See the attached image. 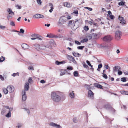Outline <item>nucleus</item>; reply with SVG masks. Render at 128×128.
Masks as SVG:
<instances>
[{"label": "nucleus", "instance_id": "a19ab883", "mask_svg": "<svg viewBox=\"0 0 128 128\" xmlns=\"http://www.w3.org/2000/svg\"><path fill=\"white\" fill-rule=\"evenodd\" d=\"M64 71H66V70H63L62 71H61V73L60 74V76H62V75H64L65 74V73L64 72Z\"/></svg>", "mask_w": 128, "mask_h": 128}, {"label": "nucleus", "instance_id": "58836bf2", "mask_svg": "<svg viewBox=\"0 0 128 128\" xmlns=\"http://www.w3.org/2000/svg\"><path fill=\"white\" fill-rule=\"evenodd\" d=\"M76 14V16H77L78 15V10H74L73 13H72V14Z\"/></svg>", "mask_w": 128, "mask_h": 128}, {"label": "nucleus", "instance_id": "5701e85b", "mask_svg": "<svg viewBox=\"0 0 128 128\" xmlns=\"http://www.w3.org/2000/svg\"><path fill=\"white\" fill-rule=\"evenodd\" d=\"M72 54L75 57H79L81 56V54L78 53H76L75 52H73Z\"/></svg>", "mask_w": 128, "mask_h": 128}, {"label": "nucleus", "instance_id": "c9c22d12", "mask_svg": "<svg viewBox=\"0 0 128 128\" xmlns=\"http://www.w3.org/2000/svg\"><path fill=\"white\" fill-rule=\"evenodd\" d=\"M46 48V46L44 45H42L40 46V49L41 50H43L45 49Z\"/></svg>", "mask_w": 128, "mask_h": 128}, {"label": "nucleus", "instance_id": "f704fd0d", "mask_svg": "<svg viewBox=\"0 0 128 128\" xmlns=\"http://www.w3.org/2000/svg\"><path fill=\"white\" fill-rule=\"evenodd\" d=\"M31 39V40H36V39H38V40H42V39L41 38H39L38 37H37V36L36 37H34V38H32Z\"/></svg>", "mask_w": 128, "mask_h": 128}, {"label": "nucleus", "instance_id": "412c9836", "mask_svg": "<svg viewBox=\"0 0 128 128\" xmlns=\"http://www.w3.org/2000/svg\"><path fill=\"white\" fill-rule=\"evenodd\" d=\"M74 92H70L69 93V96L71 98H73L74 97Z\"/></svg>", "mask_w": 128, "mask_h": 128}, {"label": "nucleus", "instance_id": "4468645a", "mask_svg": "<svg viewBox=\"0 0 128 128\" xmlns=\"http://www.w3.org/2000/svg\"><path fill=\"white\" fill-rule=\"evenodd\" d=\"M22 100L24 101H25L26 99V92L24 91H23L22 93Z\"/></svg>", "mask_w": 128, "mask_h": 128}, {"label": "nucleus", "instance_id": "052dcab7", "mask_svg": "<svg viewBox=\"0 0 128 128\" xmlns=\"http://www.w3.org/2000/svg\"><path fill=\"white\" fill-rule=\"evenodd\" d=\"M110 110L113 112H114L115 111V109L112 106L111 107H110Z\"/></svg>", "mask_w": 128, "mask_h": 128}, {"label": "nucleus", "instance_id": "69168bd1", "mask_svg": "<svg viewBox=\"0 0 128 128\" xmlns=\"http://www.w3.org/2000/svg\"><path fill=\"white\" fill-rule=\"evenodd\" d=\"M49 6H50V8H53V5L51 3H49Z\"/></svg>", "mask_w": 128, "mask_h": 128}, {"label": "nucleus", "instance_id": "774afa93", "mask_svg": "<svg viewBox=\"0 0 128 128\" xmlns=\"http://www.w3.org/2000/svg\"><path fill=\"white\" fill-rule=\"evenodd\" d=\"M6 27L4 26H2L0 24V28L2 29H4Z\"/></svg>", "mask_w": 128, "mask_h": 128}, {"label": "nucleus", "instance_id": "39448f33", "mask_svg": "<svg viewBox=\"0 0 128 128\" xmlns=\"http://www.w3.org/2000/svg\"><path fill=\"white\" fill-rule=\"evenodd\" d=\"M112 39V36L110 35H107L105 36L102 38L104 42H109Z\"/></svg>", "mask_w": 128, "mask_h": 128}, {"label": "nucleus", "instance_id": "dca6fc26", "mask_svg": "<svg viewBox=\"0 0 128 128\" xmlns=\"http://www.w3.org/2000/svg\"><path fill=\"white\" fill-rule=\"evenodd\" d=\"M7 11L9 13V14H11L12 16H14V13L12 11L11 9L10 8H8L7 9Z\"/></svg>", "mask_w": 128, "mask_h": 128}, {"label": "nucleus", "instance_id": "603ef678", "mask_svg": "<svg viewBox=\"0 0 128 128\" xmlns=\"http://www.w3.org/2000/svg\"><path fill=\"white\" fill-rule=\"evenodd\" d=\"M28 69L30 70H34V68L32 66H30L28 67Z\"/></svg>", "mask_w": 128, "mask_h": 128}, {"label": "nucleus", "instance_id": "72a5a7b5", "mask_svg": "<svg viewBox=\"0 0 128 128\" xmlns=\"http://www.w3.org/2000/svg\"><path fill=\"white\" fill-rule=\"evenodd\" d=\"M74 75L75 76H78V72L77 71H76L74 72Z\"/></svg>", "mask_w": 128, "mask_h": 128}, {"label": "nucleus", "instance_id": "2f4dec72", "mask_svg": "<svg viewBox=\"0 0 128 128\" xmlns=\"http://www.w3.org/2000/svg\"><path fill=\"white\" fill-rule=\"evenodd\" d=\"M33 81L32 78L30 77L28 79V82L29 83L31 84L32 82Z\"/></svg>", "mask_w": 128, "mask_h": 128}, {"label": "nucleus", "instance_id": "bf43d9fd", "mask_svg": "<svg viewBox=\"0 0 128 128\" xmlns=\"http://www.w3.org/2000/svg\"><path fill=\"white\" fill-rule=\"evenodd\" d=\"M75 43L76 44L78 45H80L81 44V43L80 42L77 40H75Z\"/></svg>", "mask_w": 128, "mask_h": 128}, {"label": "nucleus", "instance_id": "c756f323", "mask_svg": "<svg viewBox=\"0 0 128 128\" xmlns=\"http://www.w3.org/2000/svg\"><path fill=\"white\" fill-rule=\"evenodd\" d=\"M125 2L123 1L120 2L118 3V5L119 6H124L125 4Z\"/></svg>", "mask_w": 128, "mask_h": 128}, {"label": "nucleus", "instance_id": "7c9ffc66", "mask_svg": "<svg viewBox=\"0 0 128 128\" xmlns=\"http://www.w3.org/2000/svg\"><path fill=\"white\" fill-rule=\"evenodd\" d=\"M88 40V38H87V37H86V38L83 39V40H81V42L82 43H84V42H86Z\"/></svg>", "mask_w": 128, "mask_h": 128}, {"label": "nucleus", "instance_id": "e433bc0d", "mask_svg": "<svg viewBox=\"0 0 128 128\" xmlns=\"http://www.w3.org/2000/svg\"><path fill=\"white\" fill-rule=\"evenodd\" d=\"M102 76L103 78H104L105 79H107L108 78V76L106 74L103 73Z\"/></svg>", "mask_w": 128, "mask_h": 128}, {"label": "nucleus", "instance_id": "8fccbe9b", "mask_svg": "<svg viewBox=\"0 0 128 128\" xmlns=\"http://www.w3.org/2000/svg\"><path fill=\"white\" fill-rule=\"evenodd\" d=\"M19 75L18 73L17 72L16 73H14L12 74V76H16Z\"/></svg>", "mask_w": 128, "mask_h": 128}, {"label": "nucleus", "instance_id": "bb28decb", "mask_svg": "<svg viewBox=\"0 0 128 128\" xmlns=\"http://www.w3.org/2000/svg\"><path fill=\"white\" fill-rule=\"evenodd\" d=\"M46 36L49 38H54V34H47Z\"/></svg>", "mask_w": 128, "mask_h": 128}, {"label": "nucleus", "instance_id": "3c124183", "mask_svg": "<svg viewBox=\"0 0 128 128\" xmlns=\"http://www.w3.org/2000/svg\"><path fill=\"white\" fill-rule=\"evenodd\" d=\"M84 29L86 31H87L89 30L88 27L87 26H85L84 27Z\"/></svg>", "mask_w": 128, "mask_h": 128}, {"label": "nucleus", "instance_id": "473e14b6", "mask_svg": "<svg viewBox=\"0 0 128 128\" xmlns=\"http://www.w3.org/2000/svg\"><path fill=\"white\" fill-rule=\"evenodd\" d=\"M5 60V58L4 57L2 56L1 57H0V62H2L4 61Z\"/></svg>", "mask_w": 128, "mask_h": 128}, {"label": "nucleus", "instance_id": "13d9d810", "mask_svg": "<svg viewBox=\"0 0 128 128\" xmlns=\"http://www.w3.org/2000/svg\"><path fill=\"white\" fill-rule=\"evenodd\" d=\"M38 4H42V2L40 0H36Z\"/></svg>", "mask_w": 128, "mask_h": 128}, {"label": "nucleus", "instance_id": "680f3d73", "mask_svg": "<svg viewBox=\"0 0 128 128\" xmlns=\"http://www.w3.org/2000/svg\"><path fill=\"white\" fill-rule=\"evenodd\" d=\"M92 22L90 21L88 22V23L90 24V25H92V24H94V21L93 20H91Z\"/></svg>", "mask_w": 128, "mask_h": 128}, {"label": "nucleus", "instance_id": "f03ea898", "mask_svg": "<svg viewBox=\"0 0 128 128\" xmlns=\"http://www.w3.org/2000/svg\"><path fill=\"white\" fill-rule=\"evenodd\" d=\"M82 21L80 19L78 20L76 19L75 20V22H73L72 26V28L73 27L74 29L75 30L79 27L80 26Z\"/></svg>", "mask_w": 128, "mask_h": 128}, {"label": "nucleus", "instance_id": "338daca9", "mask_svg": "<svg viewBox=\"0 0 128 128\" xmlns=\"http://www.w3.org/2000/svg\"><path fill=\"white\" fill-rule=\"evenodd\" d=\"M67 69L69 70H72V68L71 66H68L67 67Z\"/></svg>", "mask_w": 128, "mask_h": 128}, {"label": "nucleus", "instance_id": "4c0bfd02", "mask_svg": "<svg viewBox=\"0 0 128 128\" xmlns=\"http://www.w3.org/2000/svg\"><path fill=\"white\" fill-rule=\"evenodd\" d=\"M16 7L18 9H20L21 8L22 6L20 5L19 6L18 5H15Z\"/></svg>", "mask_w": 128, "mask_h": 128}, {"label": "nucleus", "instance_id": "393cba45", "mask_svg": "<svg viewBox=\"0 0 128 128\" xmlns=\"http://www.w3.org/2000/svg\"><path fill=\"white\" fill-rule=\"evenodd\" d=\"M92 36L94 38L96 39L98 37V34L96 33H92Z\"/></svg>", "mask_w": 128, "mask_h": 128}, {"label": "nucleus", "instance_id": "de8ad7c7", "mask_svg": "<svg viewBox=\"0 0 128 128\" xmlns=\"http://www.w3.org/2000/svg\"><path fill=\"white\" fill-rule=\"evenodd\" d=\"M85 9H88L89 10L91 11L92 10V9L91 8H89L88 7H84Z\"/></svg>", "mask_w": 128, "mask_h": 128}, {"label": "nucleus", "instance_id": "423d86ee", "mask_svg": "<svg viewBox=\"0 0 128 128\" xmlns=\"http://www.w3.org/2000/svg\"><path fill=\"white\" fill-rule=\"evenodd\" d=\"M9 108V107L8 106H4L2 110V114L3 115L5 113H6L8 111L7 110Z\"/></svg>", "mask_w": 128, "mask_h": 128}, {"label": "nucleus", "instance_id": "0eeeda50", "mask_svg": "<svg viewBox=\"0 0 128 128\" xmlns=\"http://www.w3.org/2000/svg\"><path fill=\"white\" fill-rule=\"evenodd\" d=\"M118 19L120 21V23L122 24H126V21L124 20V17L119 16H118Z\"/></svg>", "mask_w": 128, "mask_h": 128}, {"label": "nucleus", "instance_id": "37998d69", "mask_svg": "<svg viewBox=\"0 0 128 128\" xmlns=\"http://www.w3.org/2000/svg\"><path fill=\"white\" fill-rule=\"evenodd\" d=\"M85 86H86V88L88 90H89L90 89V85L86 84Z\"/></svg>", "mask_w": 128, "mask_h": 128}, {"label": "nucleus", "instance_id": "aec40b11", "mask_svg": "<svg viewBox=\"0 0 128 128\" xmlns=\"http://www.w3.org/2000/svg\"><path fill=\"white\" fill-rule=\"evenodd\" d=\"M120 67L119 66H116L113 68V72H115L117 71L118 70L120 69Z\"/></svg>", "mask_w": 128, "mask_h": 128}, {"label": "nucleus", "instance_id": "a878e982", "mask_svg": "<svg viewBox=\"0 0 128 128\" xmlns=\"http://www.w3.org/2000/svg\"><path fill=\"white\" fill-rule=\"evenodd\" d=\"M10 110H8V112L6 115L5 116L8 118H9L11 116V113Z\"/></svg>", "mask_w": 128, "mask_h": 128}, {"label": "nucleus", "instance_id": "a211bd4d", "mask_svg": "<svg viewBox=\"0 0 128 128\" xmlns=\"http://www.w3.org/2000/svg\"><path fill=\"white\" fill-rule=\"evenodd\" d=\"M111 107V106H110V104L108 103L106 104L104 106V108L108 110H110Z\"/></svg>", "mask_w": 128, "mask_h": 128}, {"label": "nucleus", "instance_id": "7ed1b4c3", "mask_svg": "<svg viewBox=\"0 0 128 128\" xmlns=\"http://www.w3.org/2000/svg\"><path fill=\"white\" fill-rule=\"evenodd\" d=\"M67 20L66 17L65 16L61 17L59 20L58 22V25L61 26L64 23L66 22Z\"/></svg>", "mask_w": 128, "mask_h": 128}, {"label": "nucleus", "instance_id": "9d476101", "mask_svg": "<svg viewBox=\"0 0 128 128\" xmlns=\"http://www.w3.org/2000/svg\"><path fill=\"white\" fill-rule=\"evenodd\" d=\"M7 88L9 92L10 93L12 92L14 90V87L12 86H8Z\"/></svg>", "mask_w": 128, "mask_h": 128}, {"label": "nucleus", "instance_id": "e2e57ef3", "mask_svg": "<svg viewBox=\"0 0 128 128\" xmlns=\"http://www.w3.org/2000/svg\"><path fill=\"white\" fill-rule=\"evenodd\" d=\"M109 17L110 19L112 20L114 19V16L113 15H112V14L109 16Z\"/></svg>", "mask_w": 128, "mask_h": 128}, {"label": "nucleus", "instance_id": "c85d7f7f", "mask_svg": "<svg viewBox=\"0 0 128 128\" xmlns=\"http://www.w3.org/2000/svg\"><path fill=\"white\" fill-rule=\"evenodd\" d=\"M14 31L15 32H20V33H22V34L24 32V30L22 28H21L20 29V32H18L17 30H14Z\"/></svg>", "mask_w": 128, "mask_h": 128}, {"label": "nucleus", "instance_id": "5fc2aeb1", "mask_svg": "<svg viewBox=\"0 0 128 128\" xmlns=\"http://www.w3.org/2000/svg\"><path fill=\"white\" fill-rule=\"evenodd\" d=\"M86 62L89 66L92 67V65L91 64L90 62L89 61L87 60L86 61Z\"/></svg>", "mask_w": 128, "mask_h": 128}, {"label": "nucleus", "instance_id": "cd10ccee", "mask_svg": "<svg viewBox=\"0 0 128 128\" xmlns=\"http://www.w3.org/2000/svg\"><path fill=\"white\" fill-rule=\"evenodd\" d=\"M3 90L5 94H8V90L6 88H3Z\"/></svg>", "mask_w": 128, "mask_h": 128}, {"label": "nucleus", "instance_id": "0e129e2a", "mask_svg": "<svg viewBox=\"0 0 128 128\" xmlns=\"http://www.w3.org/2000/svg\"><path fill=\"white\" fill-rule=\"evenodd\" d=\"M58 38H62L63 37L62 35L61 34H58Z\"/></svg>", "mask_w": 128, "mask_h": 128}, {"label": "nucleus", "instance_id": "09e8293b", "mask_svg": "<svg viewBox=\"0 0 128 128\" xmlns=\"http://www.w3.org/2000/svg\"><path fill=\"white\" fill-rule=\"evenodd\" d=\"M88 38V39L90 40L92 38V34L90 35L89 36H87L86 37Z\"/></svg>", "mask_w": 128, "mask_h": 128}, {"label": "nucleus", "instance_id": "1a4fd4ad", "mask_svg": "<svg viewBox=\"0 0 128 128\" xmlns=\"http://www.w3.org/2000/svg\"><path fill=\"white\" fill-rule=\"evenodd\" d=\"M94 94L90 90H89L88 92V97L91 99H93L94 98Z\"/></svg>", "mask_w": 128, "mask_h": 128}, {"label": "nucleus", "instance_id": "6ab92c4d", "mask_svg": "<svg viewBox=\"0 0 128 128\" xmlns=\"http://www.w3.org/2000/svg\"><path fill=\"white\" fill-rule=\"evenodd\" d=\"M94 86L100 89L102 88V86L99 84L96 83L94 84Z\"/></svg>", "mask_w": 128, "mask_h": 128}, {"label": "nucleus", "instance_id": "c03bdc74", "mask_svg": "<svg viewBox=\"0 0 128 128\" xmlns=\"http://www.w3.org/2000/svg\"><path fill=\"white\" fill-rule=\"evenodd\" d=\"M83 64L84 67V68H88V66L86 64L85 62H84L83 63Z\"/></svg>", "mask_w": 128, "mask_h": 128}, {"label": "nucleus", "instance_id": "4be33fe9", "mask_svg": "<svg viewBox=\"0 0 128 128\" xmlns=\"http://www.w3.org/2000/svg\"><path fill=\"white\" fill-rule=\"evenodd\" d=\"M34 47L35 48L39 50L40 49V45L36 44L34 45Z\"/></svg>", "mask_w": 128, "mask_h": 128}, {"label": "nucleus", "instance_id": "79ce46f5", "mask_svg": "<svg viewBox=\"0 0 128 128\" xmlns=\"http://www.w3.org/2000/svg\"><path fill=\"white\" fill-rule=\"evenodd\" d=\"M10 24L12 26H15V24L14 22L12 21H11L10 22Z\"/></svg>", "mask_w": 128, "mask_h": 128}, {"label": "nucleus", "instance_id": "4d7b16f0", "mask_svg": "<svg viewBox=\"0 0 128 128\" xmlns=\"http://www.w3.org/2000/svg\"><path fill=\"white\" fill-rule=\"evenodd\" d=\"M126 91L124 90H122L120 91V93L122 94H126Z\"/></svg>", "mask_w": 128, "mask_h": 128}, {"label": "nucleus", "instance_id": "f8f14e48", "mask_svg": "<svg viewBox=\"0 0 128 128\" xmlns=\"http://www.w3.org/2000/svg\"><path fill=\"white\" fill-rule=\"evenodd\" d=\"M30 88L29 84V83L26 82L25 83L24 86V90L25 92L26 91H27Z\"/></svg>", "mask_w": 128, "mask_h": 128}, {"label": "nucleus", "instance_id": "6e6552de", "mask_svg": "<svg viewBox=\"0 0 128 128\" xmlns=\"http://www.w3.org/2000/svg\"><path fill=\"white\" fill-rule=\"evenodd\" d=\"M49 125L50 126L54 127H56V128H60L61 127L60 125H58L53 122L50 123L49 124Z\"/></svg>", "mask_w": 128, "mask_h": 128}, {"label": "nucleus", "instance_id": "b1692460", "mask_svg": "<svg viewBox=\"0 0 128 128\" xmlns=\"http://www.w3.org/2000/svg\"><path fill=\"white\" fill-rule=\"evenodd\" d=\"M65 63V61H62L61 62H59L58 61H56V64L57 65H59L60 64H64Z\"/></svg>", "mask_w": 128, "mask_h": 128}, {"label": "nucleus", "instance_id": "20e7f679", "mask_svg": "<svg viewBox=\"0 0 128 128\" xmlns=\"http://www.w3.org/2000/svg\"><path fill=\"white\" fill-rule=\"evenodd\" d=\"M122 34V32L118 30L116 31L115 33V38L117 40H119Z\"/></svg>", "mask_w": 128, "mask_h": 128}, {"label": "nucleus", "instance_id": "a18cd8bd", "mask_svg": "<svg viewBox=\"0 0 128 128\" xmlns=\"http://www.w3.org/2000/svg\"><path fill=\"white\" fill-rule=\"evenodd\" d=\"M118 75H121L122 74V71H120V69H118Z\"/></svg>", "mask_w": 128, "mask_h": 128}, {"label": "nucleus", "instance_id": "f3484780", "mask_svg": "<svg viewBox=\"0 0 128 128\" xmlns=\"http://www.w3.org/2000/svg\"><path fill=\"white\" fill-rule=\"evenodd\" d=\"M64 6L69 8L70 7L72 6V4H71L68 2L64 3Z\"/></svg>", "mask_w": 128, "mask_h": 128}, {"label": "nucleus", "instance_id": "2eb2a0df", "mask_svg": "<svg viewBox=\"0 0 128 128\" xmlns=\"http://www.w3.org/2000/svg\"><path fill=\"white\" fill-rule=\"evenodd\" d=\"M22 48L24 50L28 49L29 48V46L26 44H23L22 45Z\"/></svg>", "mask_w": 128, "mask_h": 128}, {"label": "nucleus", "instance_id": "f257e3e1", "mask_svg": "<svg viewBox=\"0 0 128 128\" xmlns=\"http://www.w3.org/2000/svg\"><path fill=\"white\" fill-rule=\"evenodd\" d=\"M51 98L52 100L56 102H59L61 100V97L56 92H53L51 93Z\"/></svg>", "mask_w": 128, "mask_h": 128}, {"label": "nucleus", "instance_id": "ea45409f", "mask_svg": "<svg viewBox=\"0 0 128 128\" xmlns=\"http://www.w3.org/2000/svg\"><path fill=\"white\" fill-rule=\"evenodd\" d=\"M121 80L122 81L124 82H126V78H121Z\"/></svg>", "mask_w": 128, "mask_h": 128}, {"label": "nucleus", "instance_id": "864d4df0", "mask_svg": "<svg viewBox=\"0 0 128 128\" xmlns=\"http://www.w3.org/2000/svg\"><path fill=\"white\" fill-rule=\"evenodd\" d=\"M84 47V46H78L77 47V48L78 49L82 50Z\"/></svg>", "mask_w": 128, "mask_h": 128}, {"label": "nucleus", "instance_id": "9b49d317", "mask_svg": "<svg viewBox=\"0 0 128 128\" xmlns=\"http://www.w3.org/2000/svg\"><path fill=\"white\" fill-rule=\"evenodd\" d=\"M67 58L68 60L73 62L74 63L76 62L74 57L68 55H67Z\"/></svg>", "mask_w": 128, "mask_h": 128}, {"label": "nucleus", "instance_id": "ddd939ff", "mask_svg": "<svg viewBox=\"0 0 128 128\" xmlns=\"http://www.w3.org/2000/svg\"><path fill=\"white\" fill-rule=\"evenodd\" d=\"M34 17L36 18H41L44 17V16L40 14H36L34 16Z\"/></svg>", "mask_w": 128, "mask_h": 128}, {"label": "nucleus", "instance_id": "49530a36", "mask_svg": "<svg viewBox=\"0 0 128 128\" xmlns=\"http://www.w3.org/2000/svg\"><path fill=\"white\" fill-rule=\"evenodd\" d=\"M50 42H50L48 44H47L46 45V46H45L46 48V47L47 48H50L51 47V46L50 44Z\"/></svg>", "mask_w": 128, "mask_h": 128}, {"label": "nucleus", "instance_id": "6e6d98bb", "mask_svg": "<svg viewBox=\"0 0 128 128\" xmlns=\"http://www.w3.org/2000/svg\"><path fill=\"white\" fill-rule=\"evenodd\" d=\"M26 112L28 114H29L30 113V110L26 108H24Z\"/></svg>", "mask_w": 128, "mask_h": 128}]
</instances>
